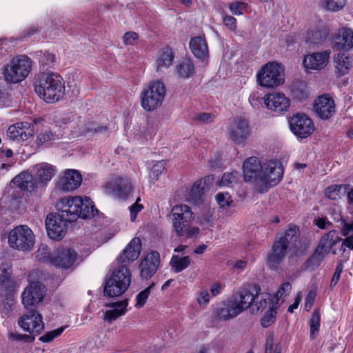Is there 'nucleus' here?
<instances>
[{
	"instance_id": "obj_1",
	"label": "nucleus",
	"mask_w": 353,
	"mask_h": 353,
	"mask_svg": "<svg viewBox=\"0 0 353 353\" xmlns=\"http://www.w3.org/2000/svg\"><path fill=\"white\" fill-rule=\"evenodd\" d=\"M244 181L254 184V189L263 194L276 184L283 176L282 164L276 160L261 163L256 157L247 158L242 166Z\"/></svg>"
},
{
	"instance_id": "obj_2",
	"label": "nucleus",
	"mask_w": 353,
	"mask_h": 353,
	"mask_svg": "<svg viewBox=\"0 0 353 353\" xmlns=\"http://www.w3.org/2000/svg\"><path fill=\"white\" fill-rule=\"evenodd\" d=\"M34 90L46 103H55L65 94V82L57 73H43L35 81Z\"/></svg>"
},
{
	"instance_id": "obj_3",
	"label": "nucleus",
	"mask_w": 353,
	"mask_h": 353,
	"mask_svg": "<svg viewBox=\"0 0 353 353\" xmlns=\"http://www.w3.org/2000/svg\"><path fill=\"white\" fill-rule=\"evenodd\" d=\"M254 300L253 293L243 290L219 304L214 310V316L221 321L234 319L250 307Z\"/></svg>"
},
{
	"instance_id": "obj_4",
	"label": "nucleus",
	"mask_w": 353,
	"mask_h": 353,
	"mask_svg": "<svg viewBox=\"0 0 353 353\" xmlns=\"http://www.w3.org/2000/svg\"><path fill=\"white\" fill-rule=\"evenodd\" d=\"M170 216L172 221V227L178 236L192 238L199 234V228L190 226L194 215L188 205L184 204L174 205Z\"/></svg>"
},
{
	"instance_id": "obj_5",
	"label": "nucleus",
	"mask_w": 353,
	"mask_h": 353,
	"mask_svg": "<svg viewBox=\"0 0 353 353\" xmlns=\"http://www.w3.org/2000/svg\"><path fill=\"white\" fill-rule=\"evenodd\" d=\"M299 235V229L294 225H288L283 236L276 239L268 255V265L272 270H276L283 261L290 245L296 242Z\"/></svg>"
},
{
	"instance_id": "obj_6",
	"label": "nucleus",
	"mask_w": 353,
	"mask_h": 353,
	"mask_svg": "<svg viewBox=\"0 0 353 353\" xmlns=\"http://www.w3.org/2000/svg\"><path fill=\"white\" fill-rule=\"evenodd\" d=\"M341 240L336 231L328 232L321 238L313 254L303 264V270L313 271L317 269L332 247Z\"/></svg>"
},
{
	"instance_id": "obj_7",
	"label": "nucleus",
	"mask_w": 353,
	"mask_h": 353,
	"mask_svg": "<svg viewBox=\"0 0 353 353\" xmlns=\"http://www.w3.org/2000/svg\"><path fill=\"white\" fill-rule=\"evenodd\" d=\"M32 61L26 55L12 58L3 66L2 74L6 82L17 83L24 80L30 72Z\"/></svg>"
},
{
	"instance_id": "obj_8",
	"label": "nucleus",
	"mask_w": 353,
	"mask_h": 353,
	"mask_svg": "<svg viewBox=\"0 0 353 353\" xmlns=\"http://www.w3.org/2000/svg\"><path fill=\"white\" fill-rule=\"evenodd\" d=\"M166 88L161 81H154L145 85L141 92V107L148 112L157 110L161 105L165 95Z\"/></svg>"
},
{
	"instance_id": "obj_9",
	"label": "nucleus",
	"mask_w": 353,
	"mask_h": 353,
	"mask_svg": "<svg viewBox=\"0 0 353 353\" xmlns=\"http://www.w3.org/2000/svg\"><path fill=\"white\" fill-rule=\"evenodd\" d=\"M131 274L130 270L123 265L116 270L106 282L104 289V296L117 297L123 294L130 284Z\"/></svg>"
},
{
	"instance_id": "obj_10",
	"label": "nucleus",
	"mask_w": 353,
	"mask_h": 353,
	"mask_svg": "<svg viewBox=\"0 0 353 353\" xmlns=\"http://www.w3.org/2000/svg\"><path fill=\"white\" fill-rule=\"evenodd\" d=\"M258 83L265 88H276L284 83V68L276 62L264 65L257 74Z\"/></svg>"
},
{
	"instance_id": "obj_11",
	"label": "nucleus",
	"mask_w": 353,
	"mask_h": 353,
	"mask_svg": "<svg viewBox=\"0 0 353 353\" xmlns=\"http://www.w3.org/2000/svg\"><path fill=\"white\" fill-rule=\"evenodd\" d=\"M10 248L21 251H30L34 244V235L30 228L21 225L12 229L8 234Z\"/></svg>"
},
{
	"instance_id": "obj_12",
	"label": "nucleus",
	"mask_w": 353,
	"mask_h": 353,
	"mask_svg": "<svg viewBox=\"0 0 353 353\" xmlns=\"http://www.w3.org/2000/svg\"><path fill=\"white\" fill-rule=\"evenodd\" d=\"M83 199L79 196L64 197L57 203L58 212L68 222H74L80 218L79 208L82 207Z\"/></svg>"
},
{
	"instance_id": "obj_13",
	"label": "nucleus",
	"mask_w": 353,
	"mask_h": 353,
	"mask_svg": "<svg viewBox=\"0 0 353 353\" xmlns=\"http://www.w3.org/2000/svg\"><path fill=\"white\" fill-rule=\"evenodd\" d=\"M67 221L60 213H50L46 219V228L49 238L59 241L62 239L67 232Z\"/></svg>"
},
{
	"instance_id": "obj_14",
	"label": "nucleus",
	"mask_w": 353,
	"mask_h": 353,
	"mask_svg": "<svg viewBox=\"0 0 353 353\" xmlns=\"http://www.w3.org/2000/svg\"><path fill=\"white\" fill-rule=\"evenodd\" d=\"M46 294V287L40 282L35 281L28 285L22 292V303L29 310L40 303Z\"/></svg>"
},
{
	"instance_id": "obj_15",
	"label": "nucleus",
	"mask_w": 353,
	"mask_h": 353,
	"mask_svg": "<svg viewBox=\"0 0 353 353\" xmlns=\"http://www.w3.org/2000/svg\"><path fill=\"white\" fill-rule=\"evenodd\" d=\"M289 124L293 134L301 139L308 137L314 130L312 119L304 113H297L292 117Z\"/></svg>"
},
{
	"instance_id": "obj_16",
	"label": "nucleus",
	"mask_w": 353,
	"mask_h": 353,
	"mask_svg": "<svg viewBox=\"0 0 353 353\" xmlns=\"http://www.w3.org/2000/svg\"><path fill=\"white\" fill-rule=\"evenodd\" d=\"M27 310L28 313L19 319L18 324L23 330L30 334H39L44 328L41 314L32 308Z\"/></svg>"
},
{
	"instance_id": "obj_17",
	"label": "nucleus",
	"mask_w": 353,
	"mask_h": 353,
	"mask_svg": "<svg viewBox=\"0 0 353 353\" xmlns=\"http://www.w3.org/2000/svg\"><path fill=\"white\" fill-rule=\"evenodd\" d=\"M107 185L114 197L123 201L127 200L132 192V182L128 177L116 176Z\"/></svg>"
},
{
	"instance_id": "obj_18",
	"label": "nucleus",
	"mask_w": 353,
	"mask_h": 353,
	"mask_svg": "<svg viewBox=\"0 0 353 353\" xmlns=\"http://www.w3.org/2000/svg\"><path fill=\"white\" fill-rule=\"evenodd\" d=\"M334 50L347 52L353 49V30L348 28H340L331 39Z\"/></svg>"
},
{
	"instance_id": "obj_19",
	"label": "nucleus",
	"mask_w": 353,
	"mask_h": 353,
	"mask_svg": "<svg viewBox=\"0 0 353 353\" xmlns=\"http://www.w3.org/2000/svg\"><path fill=\"white\" fill-rule=\"evenodd\" d=\"M34 126L29 122H19L10 125L7 130V137L13 141L21 143L32 137Z\"/></svg>"
},
{
	"instance_id": "obj_20",
	"label": "nucleus",
	"mask_w": 353,
	"mask_h": 353,
	"mask_svg": "<svg viewBox=\"0 0 353 353\" xmlns=\"http://www.w3.org/2000/svg\"><path fill=\"white\" fill-rule=\"evenodd\" d=\"M331 51L312 52L306 54L303 60V65L307 70H321L329 62Z\"/></svg>"
},
{
	"instance_id": "obj_21",
	"label": "nucleus",
	"mask_w": 353,
	"mask_h": 353,
	"mask_svg": "<svg viewBox=\"0 0 353 353\" xmlns=\"http://www.w3.org/2000/svg\"><path fill=\"white\" fill-rule=\"evenodd\" d=\"M82 181L81 174L76 170H66L59 176L57 188L63 192H70L79 187Z\"/></svg>"
},
{
	"instance_id": "obj_22",
	"label": "nucleus",
	"mask_w": 353,
	"mask_h": 353,
	"mask_svg": "<svg viewBox=\"0 0 353 353\" xmlns=\"http://www.w3.org/2000/svg\"><path fill=\"white\" fill-rule=\"evenodd\" d=\"M330 34V29L321 22L310 26L305 32L304 39L310 45H321Z\"/></svg>"
},
{
	"instance_id": "obj_23",
	"label": "nucleus",
	"mask_w": 353,
	"mask_h": 353,
	"mask_svg": "<svg viewBox=\"0 0 353 353\" xmlns=\"http://www.w3.org/2000/svg\"><path fill=\"white\" fill-rule=\"evenodd\" d=\"M264 104L268 110L283 114L288 111L290 101L284 94L275 92L265 95Z\"/></svg>"
},
{
	"instance_id": "obj_24",
	"label": "nucleus",
	"mask_w": 353,
	"mask_h": 353,
	"mask_svg": "<svg viewBox=\"0 0 353 353\" xmlns=\"http://www.w3.org/2000/svg\"><path fill=\"white\" fill-rule=\"evenodd\" d=\"M248 121L242 118L234 119L230 125L229 135L236 143H243L250 135Z\"/></svg>"
},
{
	"instance_id": "obj_25",
	"label": "nucleus",
	"mask_w": 353,
	"mask_h": 353,
	"mask_svg": "<svg viewBox=\"0 0 353 353\" xmlns=\"http://www.w3.org/2000/svg\"><path fill=\"white\" fill-rule=\"evenodd\" d=\"M159 263L160 256L158 252L153 251L148 254L139 265L141 278L150 279L157 271Z\"/></svg>"
},
{
	"instance_id": "obj_26",
	"label": "nucleus",
	"mask_w": 353,
	"mask_h": 353,
	"mask_svg": "<svg viewBox=\"0 0 353 353\" xmlns=\"http://www.w3.org/2000/svg\"><path fill=\"white\" fill-rule=\"evenodd\" d=\"M314 108L317 115L323 120L328 119L336 112L334 101L328 94L319 97L315 101Z\"/></svg>"
},
{
	"instance_id": "obj_27",
	"label": "nucleus",
	"mask_w": 353,
	"mask_h": 353,
	"mask_svg": "<svg viewBox=\"0 0 353 353\" xmlns=\"http://www.w3.org/2000/svg\"><path fill=\"white\" fill-rule=\"evenodd\" d=\"M77 259V253L70 248H59L54 254L52 265L63 269L70 268Z\"/></svg>"
},
{
	"instance_id": "obj_28",
	"label": "nucleus",
	"mask_w": 353,
	"mask_h": 353,
	"mask_svg": "<svg viewBox=\"0 0 353 353\" xmlns=\"http://www.w3.org/2000/svg\"><path fill=\"white\" fill-rule=\"evenodd\" d=\"M141 250V242L139 238H134L126 246L123 253L120 254L117 259L119 263L126 267L125 263L137 260L140 255Z\"/></svg>"
},
{
	"instance_id": "obj_29",
	"label": "nucleus",
	"mask_w": 353,
	"mask_h": 353,
	"mask_svg": "<svg viewBox=\"0 0 353 353\" xmlns=\"http://www.w3.org/2000/svg\"><path fill=\"white\" fill-rule=\"evenodd\" d=\"M289 89L291 98L296 101L304 102L310 98L311 88L305 81L293 82Z\"/></svg>"
},
{
	"instance_id": "obj_30",
	"label": "nucleus",
	"mask_w": 353,
	"mask_h": 353,
	"mask_svg": "<svg viewBox=\"0 0 353 353\" xmlns=\"http://www.w3.org/2000/svg\"><path fill=\"white\" fill-rule=\"evenodd\" d=\"M128 305V299L106 304L105 307H111L112 309L106 310L104 312L103 316V320L112 323L119 317L123 316L127 312Z\"/></svg>"
},
{
	"instance_id": "obj_31",
	"label": "nucleus",
	"mask_w": 353,
	"mask_h": 353,
	"mask_svg": "<svg viewBox=\"0 0 353 353\" xmlns=\"http://www.w3.org/2000/svg\"><path fill=\"white\" fill-rule=\"evenodd\" d=\"M254 291L256 292L255 295L253 294L254 300L250 304L252 312L262 311L268 305L270 307L271 303H276L274 296L269 294L262 293L259 295L261 288L259 285L256 284L254 285Z\"/></svg>"
},
{
	"instance_id": "obj_32",
	"label": "nucleus",
	"mask_w": 353,
	"mask_h": 353,
	"mask_svg": "<svg viewBox=\"0 0 353 353\" xmlns=\"http://www.w3.org/2000/svg\"><path fill=\"white\" fill-rule=\"evenodd\" d=\"M21 190L32 192L37 188V183L34 176L27 171H23L14 176L12 181Z\"/></svg>"
},
{
	"instance_id": "obj_33",
	"label": "nucleus",
	"mask_w": 353,
	"mask_h": 353,
	"mask_svg": "<svg viewBox=\"0 0 353 353\" xmlns=\"http://www.w3.org/2000/svg\"><path fill=\"white\" fill-rule=\"evenodd\" d=\"M336 72L337 77H343L350 72L352 63L347 52L340 51L334 56Z\"/></svg>"
},
{
	"instance_id": "obj_34",
	"label": "nucleus",
	"mask_w": 353,
	"mask_h": 353,
	"mask_svg": "<svg viewBox=\"0 0 353 353\" xmlns=\"http://www.w3.org/2000/svg\"><path fill=\"white\" fill-rule=\"evenodd\" d=\"M190 48L193 54L198 59H204L208 54V47L204 37L198 36L191 39Z\"/></svg>"
},
{
	"instance_id": "obj_35",
	"label": "nucleus",
	"mask_w": 353,
	"mask_h": 353,
	"mask_svg": "<svg viewBox=\"0 0 353 353\" xmlns=\"http://www.w3.org/2000/svg\"><path fill=\"white\" fill-rule=\"evenodd\" d=\"M174 55L170 47H164L158 51L156 59L157 70L168 68L172 63Z\"/></svg>"
},
{
	"instance_id": "obj_36",
	"label": "nucleus",
	"mask_w": 353,
	"mask_h": 353,
	"mask_svg": "<svg viewBox=\"0 0 353 353\" xmlns=\"http://www.w3.org/2000/svg\"><path fill=\"white\" fill-rule=\"evenodd\" d=\"M36 178L41 183H46L54 176L56 167L48 163H41L36 165Z\"/></svg>"
},
{
	"instance_id": "obj_37",
	"label": "nucleus",
	"mask_w": 353,
	"mask_h": 353,
	"mask_svg": "<svg viewBox=\"0 0 353 353\" xmlns=\"http://www.w3.org/2000/svg\"><path fill=\"white\" fill-rule=\"evenodd\" d=\"M177 75L182 79H188L194 73V64L190 59H183L175 67Z\"/></svg>"
},
{
	"instance_id": "obj_38",
	"label": "nucleus",
	"mask_w": 353,
	"mask_h": 353,
	"mask_svg": "<svg viewBox=\"0 0 353 353\" xmlns=\"http://www.w3.org/2000/svg\"><path fill=\"white\" fill-rule=\"evenodd\" d=\"M191 259L189 256L179 257L173 254L170 261V265L174 273H179L190 265Z\"/></svg>"
},
{
	"instance_id": "obj_39",
	"label": "nucleus",
	"mask_w": 353,
	"mask_h": 353,
	"mask_svg": "<svg viewBox=\"0 0 353 353\" xmlns=\"http://www.w3.org/2000/svg\"><path fill=\"white\" fill-rule=\"evenodd\" d=\"M98 210L94 207L92 199L90 197L85 196L83 199L82 207L79 208V213L81 219H90L94 217L97 213Z\"/></svg>"
},
{
	"instance_id": "obj_40",
	"label": "nucleus",
	"mask_w": 353,
	"mask_h": 353,
	"mask_svg": "<svg viewBox=\"0 0 353 353\" xmlns=\"http://www.w3.org/2000/svg\"><path fill=\"white\" fill-rule=\"evenodd\" d=\"M204 192V185L201 181H196L190 188L188 194V200L193 204H199Z\"/></svg>"
},
{
	"instance_id": "obj_41",
	"label": "nucleus",
	"mask_w": 353,
	"mask_h": 353,
	"mask_svg": "<svg viewBox=\"0 0 353 353\" xmlns=\"http://www.w3.org/2000/svg\"><path fill=\"white\" fill-rule=\"evenodd\" d=\"M11 265L8 263H1L0 266V285H8V287H11L14 283L11 279Z\"/></svg>"
},
{
	"instance_id": "obj_42",
	"label": "nucleus",
	"mask_w": 353,
	"mask_h": 353,
	"mask_svg": "<svg viewBox=\"0 0 353 353\" xmlns=\"http://www.w3.org/2000/svg\"><path fill=\"white\" fill-rule=\"evenodd\" d=\"M59 134L52 132L51 130H46L39 133L37 137L36 143L37 145L49 144L50 142L59 139Z\"/></svg>"
},
{
	"instance_id": "obj_43",
	"label": "nucleus",
	"mask_w": 353,
	"mask_h": 353,
	"mask_svg": "<svg viewBox=\"0 0 353 353\" xmlns=\"http://www.w3.org/2000/svg\"><path fill=\"white\" fill-rule=\"evenodd\" d=\"M321 316L319 309L316 308L312 312L311 318L310 319V336L314 339L319 331L320 327Z\"/></svg>"
},
{
	"instance_id": "obj_44",
	"label": "nucleus",
	"mask_w": 353,
	"mask_h": 353,
	"mask_svg": "<svg viewBox=\"0 0 353 353\" xmlns=\"http://www.w3.org/2000/svg\"><path fill=\"white\" fill-rule=\"evenodd\" d=\"M37 259L40 262L47 263L52 264V261L54 258V254L52 255L50 252V248L46 244H41L39 249L35 253Z\"/></svg>"
},
{
	"instance_id": "obj_45",
	"label": "nucleus",
	"mask_w": 353,
	"mask_h": 353,
	"mask_svg": "<svg viewBox=\"0 0 353 353\" xmlns=\"http://www.w3.org/2000/svg\"><path fill=\"white\" fill-rule=\"evenodd\" d=\"M278 307L277 303L272 302L270 303V310L265 312L263 317L261 319V325L262 327H268L274 321L276 313V310Z\"/></svg>"
},
{
	"instance_id": "obj_46",
	"label": "nucleus",
	"mask_w": 353,
	"mask_h": 353,
	"mask_svg": "<svg viewBox=\"0 0 353 353\" xmlns=\"http://www.w3.org/2000/svg\"><path fill=\"white\" fill-rule=\"evenodd\" d=\"M154 285L155 283L152 282L148 287H147L145 290L141 291L136 296V303L134 305L135 307L139 309L143 307L149 297V295L151 293L152 289L154 287Z\"/></svg>"
},
{
	"instance_id": "obj_47",
	"label": "nucleus",
	"mask_w": 353,
	"mask_h": 353,
	"mask_svg": "<svg viewBox=\"0 0 353 353\" xmlns=\"http://www.w3.org/2000/svg\"><path fill=\"white\" fill-rule=\"evenodd\" d=\"M346 4V0H323L322 5L327 10L338 11Z\"/></svg>"
},
{
	"instance_id": "obj_48",
	"label": "nucleus",
	"mask_w": 353,
	"mask_h": 353,
	"mask_svg": "<svg viewBox=\"0 0 353 353\" xmlns=\"http://www.w3.org/2000/svg\"><path fill=\"white\" fill-rule=\"evenodd\" d=\"M65 326L60 327L57 329L46 332L43 335L39 337V341L43 343H50L55 338L60 336L65 329Z\"/></svg>"
},
{
	"instance_id": "obj_49",
	"label": "nucleus",
	"mask_w": 353,
	"mask_h": 353,
	"mask_svg": "<svg viewBox=\"0 0 353 353\" xmlns=\"http://www.w3.org/2000/svg\"><path fill=\"white\" fill-rule=\"evenodd\" d=\"M259 92H252L249 97V101L254 109L263 108L265 96L263 97Z\"/></svg>"
},
{
	"instance_id": "obj_50",
	"label": "nucleus",
	"mask_w": 353,
	"mask_h": 353,
	"mask_svg": "<svg viewBox=\"0 0 353 353\" xmlns=\"http://www.w3.org/2000/svg\"><path fill=\"white\" fill-rule=\"evenodd\" d=\"M238 176V172H225L223 174L220 181V186H230L235 183Z\"/></svg>"
},
{
	"instance_id": "obj_51",
	"label": "nucleus",
	"mask_w": 353,
	"mask_h": 353,
	"mask_svg": "<svg viewBox=\"0 0 353 353\" xmlns=\"http://www.w3.org/2000/svg\"><path fill=\"white\" fill-rule=\"evenodd\" d=\"M341 188V185H332L326 188L325 194L327 198L336 200L340 198Z\"/></svg>"
},
{
	"instance_id": "obj_52",
	"label": "nucleus",
	"mask_w": 353,
	"mask_h": 353,
	"mask_svg": "<svg viewBox=\"0 0 353 353\" xmlns=\"http://www.w3.org/2000/svg\"><path fill=\"white\" fill-rule=\"evenodd\" d=\"M165 161H160L154 164L151 169L150 177L154 180H157L159 175L165 170Z\"/></svg>"
},
{
	"instance_id": "obj_53",
	"label": "nucleus",
	"mask_w": 353,
	"mask_h": 353,
	"mask_svg": "<svg viewBox=\"0 0 353 353\" xmlns=\"http://www.w3.org/2000/svg\"><path fill=\"white\" fill-rule=\"evenodd\" d=\"M9 339L14 341H23L25 343H32L34 341V336L32 335L17 332H11L9 334Z\"/></svg>"
},
{
	"instance_id": "obj_54",
	"label": "nucleus",
	"mask_w": 353,
	"mask_h": 353,
	"mask_svg": "<svg viewBox=\"0 0 353 353\" xmlns=\"http://www.w3.org/2000/svg\"><path fill=\"white\" fill-rule=\"evenodd\" d=\"M292 285L289 282H285L281 285L279 290L276 294H274V299L276 303L279 302V300L283 296H286L291 291ZM279 303H277L278 305Z\"/></svg>"
},
{
	"instance_id": "obj_55",
	"label": "nucleus",
	"mask_w": 353,
	"mask_h": 353,
	"mask_svg": "<svg viewBox=\"0 0 353 353\" xmlns=\"http://www.w3.org/2000/svg\"><path fill=\"white\" fill-rule=\"evenodd\" d=\"M216 201L221 208L229 206L232 202L230 194L228 192H219L216 195Z\"/></svg>"
},
{
	"instance_id": "obj_56",
	"label": "nucleus",
	"mask_w": 353,
	"mask_h": 353,
	"mask_svg": "<svg viewBox=\"0 0 353 353\" xmlns=\"http://www.w3.org/2000/svg\"><path fill=\"white\" fill-rule=\"evenodd\" d=\"M343 267V261L341 260L339 261L330 282V288H333L339 282Z\"/></svg>"
},
{
	"instance_id": "obj_57",
	"label": "nucleus",
	"mask_w": 353,
	"mask_h": 353,
	"mask_svg": "<svg viewBox=\"0 0 353 353\" xmlns=\"http://www.w3.org/2000/svg\"><path fill=\"white\" fill-rule=\"evenodd\" d=\"M246 3L243 2H232L230 4L229 8L230 12L234 15H241L243 12L241 10L245 8Z\"/></svg>"
},
{
	"instance_id": "obj_58",
	"label": "nucleus",
	"mask_w": 353,
	"mask_h": 353,
	"mask_svg": "<svg viewBox=\"0 0 353 353\" xmlns=\"http://www.w3.org/2000/svg\"><path fill=\"white\" fill-rule=\"evenodd\" d=\"M139 36L134 32H126L123 37V41L125 45L130 46L134 45L135 41L138 39Z\"/></svg>"
},
{
	"instance_id": "obj_59",
	"label": "nucleus",
	"mask_w": 353,
	"mask_h": 353,
	"mask_svg": "<svg viewBox=\"0 0 353 353\" xmlns=\"http://www.w3.org/2000/svg\"><path fill=\"white\" fill-rule=\"evenodd\" d=\"M224 25L230 30H235L237 26L236 19L230 15H226L223 19Z\"/></svg>"
},
{
	"instance_id": "obj_60",
	"label": "nucleus",
	"mask_w": 353,
	"mask_h": 353,
	"mask_svg": "<svg viewBox=\"0 0 353 353\" xmlns=\"http://www.w3.org/2000/svg\"><path fill=\"white\" fill-rule=\"evenodd\" d=\"M143 206L141 204L134 203L130 208V220L134 222L136 220L137 214L141 211Z\"/></svg>"
},
{
	"instance_id": "obj_61",
	"label": "nucleus",
	"mask_w": 353,
	"mask_h": 353,
	"mask_svg": "<svg viewBox=\"0 0 353 353\" xmlns=\"http://www.w3.org/2000/svg\"><path fill=\"white\" fill-rule=\"evenodd\" d=\"M209 297L208 292L207 290H203L198 293L196 300L199 305L201 306L209 303Z\"/></svg>"
},
{
	"instance_id": "obj_62",
	"label": "nucleus",
	"mask_w": 353,
	"mask_h": 353,
	"mask_svg": "<svg viewBox=\"0 0 353 353\" xmlns=\"http://www.w3.org/2000/svg\"><path fill=\"white\" fill-rule=\"evenodd\" d=\"M340 241H342L340 250L345 252V248H348L350 250H353V234L350 236H347V237L345 239H343L341 238V240Z\"/></svg>"
},
{
	"instance_id": "obj_63",
	"label": "nucleus",
	"mask_w": 353,
	"mask_h": 353,
	"mask_svg": "<svg viewBox=\"0 0 353 353\" xmlns=\"http://www.w3.org/2000/svg\"><path fill=\"white\" fill-rule=\"evenodd\" d=\"M44 60L46 64L50 65V66L52 67L55 63V56L54 54L50 52H45L43 55Z\"/></svg>"
},
{
	"instance_id": "obj_64",
	"label": "nucleus",
	"mask_w": 353,
	"mask_h": 353,
	"mask_svg": "<svg viewBox=\"0 0 353 353\" xmlns=\"http://www.w3.org/2000/svg\"><path fill=\"white\" fill-rule=\"evenodd\" d=\"M353 230V221L351 223H345L344 226L341 230L342 235L344 236H348L351 231Z\"/></svg>"
}]
</instances>
